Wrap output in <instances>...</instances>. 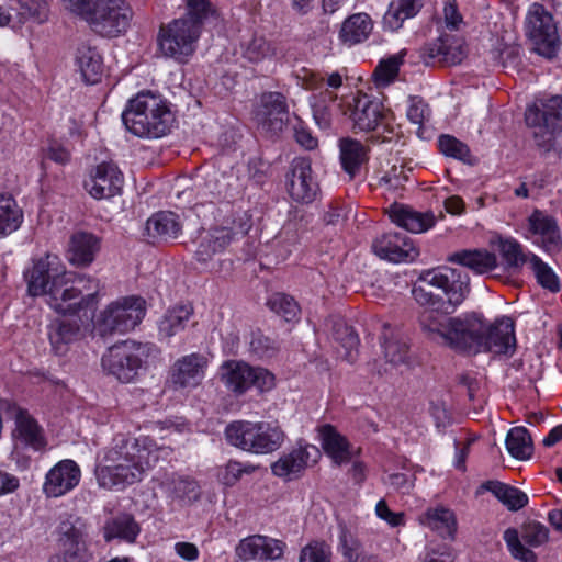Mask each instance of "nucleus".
Listing matches in <instances>:
<instances>
[{
    "label": "nucleus",
    "mask_w": 562,
    "mask_h": 562,
    "mask_svg": "<svg viewBox=\"0 0 562 562\" xmlns=\"http://www.w3.org/2000/svg\"><path fill=\"white\" fill-rule=\"evenodd\" d=\"M371 248L379 258L394 263L412 262L419 256L414 240L401 232H390L376 237Z\"/></svg>",
    "instance_id": "dca6fc26"
},
{
    "label": "nucleus",
    "mask_w": 562,
    "mask_h": 562,
    "mask_svg": "<svg viewBox=\"0 0 562 562\" xmlns=\"http://www.w3.org/2000/svg\"><path fill=\"white\" fill-rule=\"evenodd\" d=\"M23 222V211L15 199L8 193H0V237L15 232Z\"/></svg>",
    "instance_id": "a18cd8bd"
},
{
    "label": "nucleus",
    "mask_w": 562,
    "mask_h": 562,
    "mask_svg": "<svg viewBox=\"0 0 562 562\" xmlns=\"http://www.w3.org/2000/svg\"><path fill=\"white\" fill-rule=\"evenodd\" d=\"M318 456L319 450L315 446H300L288 453H283L271 464V471L278 477L292 481L301 475L312 457L315 459Z\"/></svg>",
    "instance_id": "b1692460"
},
{
    "label": "nucleus",
    "mask_w": 562,
    "mask_h": 562,
    "mask_svg": "<svg viewBox=\"0 0 562 562\" xmlns=\"http://www.w3.org/2000/svg\"><path fill=\"white\" fill-rule=\"evenodd\" d=\"M256 120L267 134L279 135L289 122L286 97L277 91L263 92L256 110Z\"/></svg>",
    "instance_id": "2eb2a0df"
},
{
    "label": "nucleus",
    "mask_w": 562,
    "mask_h": 562,
    "mask_svg": "<svg viewBox=\"0 0 562 562\" xmlns=\"http://www.w3.org/2000/svg\"><path fill=\"white\" fill-rule=\"evenodd\" d=\"M380 341L387 362L393 364L406 362L408 358V345L400 327L384 323L382 325Z\"/></svg>",
    "instance_id": "2f4dec72"
},
{
    "label": "nucleus",
    "mask_w": 562,
    "mask_h": 562,
    "mask_svg": "<svg viewBox=\"0 0 562 562\" xmlns=\"http://www.w3.org/2000/svg\"><path fill=\"white\" fill-rule=\"evenodd\" d=\"M268 307L286 322L294 319L300 313V306L290 295L276 293L267 302Z\"/></svg>",
    "instance_id": "5fc2aeb1"
},
{
    "label": "nucleus",
    "mask_w": 562,
    "mask_h": 562,
    "mask_svg": "<svg viewBox=\"0 0 562 562\" xmlns=\"http://www.w3.org/2000/svg\"><path fill=\"white\" fill-rule=\"evenodd\" d=\"M322 447L335 464L341 465L351 460L352 452L347 438L340 435L331 425H324L319 428Z\"/></svg>",
    "instance_id": "e433bc0d"
},
{
    "label": "nucleus",
    "mask_w": 562,
    "mask_h": 562,
    "mask_svg": "<svg viewBox=\"0 0 562 562\" xmlns=\"http://www.w3.org/2000/svg\"><path fill=\"white\" fill-rule=\"evenodd\" d=\"M159 486L169 499L178 502L182 506L191 505L201 496L199 483L194 479L179 473L165 474Z\"/></svg>",
    "instance_id": "a878e982"
},
{
    "label": "nucleus",
    "mask_w": 562,
    "mask_h": 562,
    "mask_svg": "<svg viewBox=\"0 0 562 562\" xmlns=\"http://www.w3.org/2000/svg\"><path fill=\"white\" fill-rule=\"evenodd\" d=\"M532 126L536 128L533 132V138L539 150H541L543 154L555 150V135L560 132V130H553L549 126H546L543 123Z\"/></svg>",
    "instance_id": "0e129e2a"
},
{
    "label": "nucleus",
    "mask_w": 562,
    "mask_h": 562,
    "mask_svg": "<svg viewBox=\"0 0 562 562\" xmlns=\"http://www.w3.org/2000/svg\"><path fill=\"white\" fill-rule=\"evenodd\" d=\"M521 539L530 547H539L549 539V529L539 521H528L522 526Z\"/></svg>",
    "instance_id": "680f3d73"
},
{
    "label": "nucleus",
    "mask_w": 562,
    "mask_h": 562,
    "mask_svg": "<svg viewBox=\"0 0 562 562\" xmlns=\"http://www.w3.org/2000/svg\"><path fill=\"white\" fill-rule=\"evenodd\" d=\"M498 248L509 269L517 270L529 261L530 256L524 254L521 245L514 238H501Z\"/></svg>",
    "instance_id": "603ef678"
},
{
    "label": "nucleus",
    "mask_w": 562,
    "mask_h": 562,
    "mask_svg": "<svg viewBox=\"0 0 562 562\" xmlns=\"http://www.w3.org/2000/svg\"><path fill=\"white\" fill-rule=\"evenodd\" d=\"M124 178L113 162H101L85 181V188L94 199H110L121 193Z\"/></svg>",
    "instance_id": "412c9836"
},
{
    "label": "nucleus",
    "mask_w": 562,
    "mask_h": 562,
    "mask_svg": "<svg viewBox=\"0 0 562 562\" xmlns=\"http://www.w3.org/2000/svg\"><path fill=\"white\" fill-rule=\"evenodd\" d=\"M122 121L135 136L159 138L171 131L175 115L160 95L142 91L128 101Z\"/></svg>",
    "instance_id": "39448f33"
},
{
    "label": "nucleus",
    "mask_w": 562,
    "mask_h": 562,
    "mask_svg": "<svg viewBox=\"0 0 562 562\" xmlns=\"http://www.w3.org/2000/svg\"><path fill=\"white\" fill-rule=\"evenodd\" d=\"M470 291L468 276L456 268L440 266L424 270L413 284L414 301L426 307L423 312L450 315Z\"/></svg>",
    "instance_id": "7ed1b4c3"
},
{
    "label": "nucleus",
    "mask_w": 562,
    "mask_h": 562,
    "mask_svg": "<svg viewBox=\"0 0 562 562\" xmlns=\"http://www.w3.org/2000/svg\"><path fill=\"white\" fill-rule=\"evenodd\" d=\"M76 63L87 83L94 85L100 81L103 60L95 47L86 42L79 44L76 53Z\"/></svg>",
    "instance_id": "58836bf2"
},
{
    "label": "nucleus",
    "mask_w": 562,
    "mask_h": 562,
    "mask_svg": "<svg viewBox=\"0 0 562 562\" xmlns=\"http://www.w3.org/2000/svg\"><path fill=\"white\" fill-rule=\"evenodd\" d=\"M481 335V352L512 356L516 348L514 322L509 317H502L494 323L484 319V330Z\"/></svg>",
    "instance_id": "a211bd4d"
},
{
    "label": "nucleus",
    "mask_w": 562,
    "mask_h": 562,
    "mask_svg": "<svg viewBox=\"0 0 562 562\" xmlns=\"http://www.w3.org/2000/svg\"><path fill=\"white\" fill-rule=\"evenodd\" d=\"M481 488L488 491L509 510L516 512L525 507L528 496L520 490L498 481H486Z\"/></svg>",
    "instance_id": "c03bdc74"
},
{
    "label": "nucleus",
    "mask_w": 562,
    "mask_h": 562,
    "mask_svg": "<svg viewBox=\"0 0 562 562\" xmlns=\"http://www.w3.org/2000/svg\"><path fill=\"white\" fill-rule=\"evenodd\" d=\"M311 223V214L295 210L290 214V218L284 224L281 235L284 236L290 244L294 245L299 243L301 236L308 231Z\"/></svg>",
    "instance_id": "8fccbe9b"
},
{
    "label": "nucleus",
    "mask_w": 562,
    "mask_h": 562,
    "mask_svg": "<svg viewBox=\"0 0 562 562\" xmlns=\"http://www.w3.org/2000/svg\"><path fill=\"white\" fill-rule=\"evenodd\" d=\"M529 263L531 269L537 278V281L544 289L550 290L551 292H558L560 290V284L557 274L553 270L543 262L538 256L530 255Z\"/></svg>",
    "instance_id": "6e6d98bb"
},
{
    "label": "nucleus",
    "mask_w": 562,
    "mask_h": 562,
    "mask_svg": "<svg viewBox=\"0 0 562 562\" xmlns=\"http://www.w3.org/2000/svg\"><path fill=\"white\" fill-rule=\"evenodd\" d=\"M207 359L198 352L179 358L170 368L169 378L176 389L195 387L204 375Z\"/></svg>",
    "instance_id": "4be33fe9"
},
{
    "label": "nucleus",
    "mask_w": 562,
    "mask_h": 562,
    "mask_svg": "<svg viewBox=\"0 0 562 562\" xmlns=\"http://www.w3.org/2000/svg\"><path fill=\"white\" fill-rule=\"evenodd\" d=\"M375 513L379 518L385 520L392 527H397L403 524V513H393L383 499L378 502Z\"/></svg>",
    "instance_id": "774afa93"
},
{
    "label": "nucleus",
    "mask_w": 562,
    "mask_h": 562,
    "mask_svg": "<svg viewBox=\"0 0 562 562\" xmlns=\"http://www.w3.org/2000/svg\"><path fill=\"white\" fill-rule=\"evenodd\" d=\"M200 36L194 25L178 18L160 26L157 43L165 57L184 64L195 53Z\"/></svg>",
    "instance_id": "9d476101"
},
{
    "label": "nucleus",
    "mask_w": 562,
    "mask_h": 562,
    "mask_svg": "<svg viewBox=\"0 0 562 562\" xmlns=\"http://www.w3.org/2000/svg\"><path fill=\"white\" fill-rule=\"evenodd\" d=\"M448 36H440L436 41L425 45L420 56L426 65H457L463 58L462 49L452 47Z\"/></svg>",
    "instance_id": "72a5a7b5"
},
{
    "label": "nucleus",
    "mask_w": 562,
    "mask_h": 562,
    "mask_svg": "<svg viewBox=\"0 0 562 562\" xmlns=\"http://www.w3.org/2000/svg\"><path fill=\"white\" fill-rule=\"evenodd\" d=\"M222 380L228 390L237 395L251 386L259 392H268L276 385L273 373L261 367H251L241 361H226L222 368Z\"/></svg>",
    "instance_id": "ddd939ff"
},
{
    "label": "nucleus",
    "mask_w": 562,
    "mask_h": 562,
    "mask_svg": "<svg viewBox=\"0 0 562 562\" xmlns=\"http://www.w3.org/2000/svg\"><path fill=\"white\" fill-rule=\"evenodd\" d=\"M418 324L429 339L441 342L457 352L473 356L480 353L483 346L481 335L484 333V318L479 314L452 317L434 312H420Z\"/></svg>",
    "instance_id": "20e7f679"
},
{
    "label": "nucleus",
    "mask_w": 562,
    "mask_h": 562,
    "mask_svg": "<svg viewBox=\"0 0 562 562\" xmlns=\"http://www.w3.org/2000/svg\"><path fill=\"white\" fill-rule=\"evenodd\" d=\"M337 99V94L328 89L312 97L313 117L321 128L326 130L330 126L334 111L338 108Z\"/></svg>",
    "instance_id": "de8ad7c7"
},
{
    "label": "nucleus",
    "mask_w": 562,
    "mask_h": 562,
    "mask_svg": "<svg viewBox=\"0 0 562 562\" xmlns=\"http://www.w3.org/2000/svg\"><path fill=\"white\" fill-rule=\"evenodd\" d=\"M158 461V450L148 437L117 436L105 450L103 464L95 468L98 484L108 490H123L142 481Z\"/></svg>",
    "instance_id": "f03ea898"
},
{
    "label": "nucleus",
    "mask_w": 562,
    "mask_h": 562,
    "mask_svg": "<svg viewBox=\"0 0 562 562\" xmlns=\"http://www.w3.org/2000/svg\"><path fill=\"white\" fill-rule=\"evenodd\" d=\"M235 237L236 233L228 227H217L210 231L201 237L195 250L196 260L203 263L210 261L214 255L224 251Z\"/></svg>",
    "instance_id": "f704fd0d"
},
{
    "label": "nucleus",
    "mask_w": 562,
    "mask_h": 562,
    "mask_svg": "<svg viewBox=\"0 0 562 562\" xmlns=\"http://www.w3.org/2000/svg\"><path fill=\"white\" fill-rule=\"evenodd\" d=\"M372 31V21L367 13H356L347 18L340 29V40L355 45L367 40Z\"/></svg>",
    "instance_id": "37998d69"
},
{
    "label": "nucleus",
    "mask_w": 562,
    "mask_h": 562,
    "mask_svg": "<svg viewBox=\"0 0 562 562\" xmlns=\"http://www.w3.org/2000/svg\"><path fill=\"white\" fill-rule=\"evenodd\" d=\"M429 114L430 110L428 104H426L423 99L418 97L411 98L407 117L412 123L422 125L424 121L429 117Z\"/></svg>",
    "instance_id": "338daca9"
},
{
    "label": "nucleus",
    "mask_w": 562,
    "mask_h": 562,
    "mask_svg": "<svg viewBox=\"0 0 562 562\" xmlns=\"http://www.w3.org/2000/svg\"><path fill=\"white\" fill-rule=\"evenodd\" d=\"M438 143L440 151L445 156L452 157L467 164L472 162V155L469 146L454 136L448 134L441 135Z\"/></svg>",
    "instance_id": "864d4df0"
},
{
    "label": "nucleus",
    "mask_w": 562,
    "mask_h": 562,
    "mask_svg": "<svg viewBox=\"0 0 562 562\" xmlns=\"http://www.w3.org/2000/svg\"><path fill=\"white\" fill-rule=\"evenodd\" d=\"M100 250L99 238L86 232H77L71 235L68 244V260L76 267L90 266Z\"/></svg>",
    "instance_id": "c756f323"
},
{
    "label": "nucleus",
    "mask_w": 562,
    "mask_h": 562,
    "mask_svg": "<svg viewBox=\"0 0 562 562\" xmlns=\"http://www.w3.org/2000/svg\"><path fill=\"white\" fill-rule=\"evenodd\" d=\"M390 218L397 226L412 233H423L435 224L432 212H418L405 205L394 204L389 212Z\"/></svg>",
    "instance_id": "7c9ffc66"
},
{
    "label": "nucleus",
    "mask_w": 562,
    "mask_h": 562,
    "mask_svg": "<svg viewBox=\"0 0 562 562\" xmlns=\"http://www.w3.org/2000/svg\"><path fill=\"white\" fill-rule=\"evenodd\" d=\"M285 549L286 543L282 540L268 536L252 535L239 541L235 553L244 562L256 559L278 561L283 558Z\"/></svg>",
    "instance_id": "6ab92c4d"
},
{
    "label": "nucleus",
    "mask_w": 562,
    "mask_h": 562,
    "mask_svg": "<svg viewBox=\"0 0 562 562\" xmlns=\"http://www.w3.org/2000/svg\"><path fill=\"white\" fill-rule=\"evenodd\" d=\"M419 521L425 527L437 531L442 538L453 539L457 531V521L453 512L445 507L427 509Z\"/></svg>",
    "instance_id": "a19ab883"
},
{
    "label": "nucleus",
    "mask_w": 562,
    "mask_h": 562,
    "mask_svg": "<svg viewBox=\"0 0 562 562\" xmlns=\"http://www.w3.org/2000/svg\"><path fill=\"white\" fill-rule=\"evenodd\" d=\"M387 113L379 100L370 99L367 94L355 99L351 114L355 127L360 131H373L386 120Z\"/></svg>",
    "instance_id": "bb28decb"
},
{
    "label": "nucleus",
    "mask_w": 562,
    "mask_h": 562,
    "mask_svg": "<svg viewBox=\"0 0 562 562\" xmlns=\"http://www.w3.org/2000/svg\"><path fill=\"white\" fill-rule=\"evenodd\" d=\"M423 8V0H392L383 16L384 27L397 31L403 23L414 18Z\"/></svg>",
    "instance_id": "ea45409f"
},
{
    "label": "nucleus",
    "mask_w": 562,
    "mask_h": 562,
    "mask_svg": "<svg viewBox=\"0 0 562 562\" xmlns=\"http://www.w3.org/2000/svg\"><path fill=\"white\" fill-rule=\"evenodd\" d=\"M184 15L179 19L194 25L200 33L205 23L217 19L218 15L216 7L210 0H184Z\"/></svg>",
    "instance_id": "49530a36"
},
{
    "label": "nucleus",
    "mask_w": 562,
    "mask_h": 562,
    "mask_svg": "<svg viewBox=\"0 0 562 562\" xmlns=\"http://www.w3.org/2000/svg\"><path fill=\"white\" fill-rule=\"evenodd\" d=\"M402 63L403 56L401 55H393L387 59L381 60L373 72L376 85L386 86L391 83L397 76Z\"/></svg>",
    "instance_id": "13d9d810"
},
{
    "label": "nucleus",
    "mask_w": 562,
    "mask_h": 562,
    "mask_svg": "<svg viewBox=\"0 0 562 562\" xmlns=\"http://www.w3.org/2000/svg\"><path fill=\"white\" fill-rule=\"evenodd\" d=\"M147 350L146 345L134 340L113 345L102 356V368L119 381L128 383L138 375L144 359L147 357Z\"/></svg>",
    "instance_id": "f8f14e48"
},
{
    "label": "nucleus",
    "mask_w": 562,
    "mask_h": 562,
    "mask_svg": "<svg viewBox=\"0 0 562 562\" xmlns=\"http://www.w3.org/2000/svg\"><path fill=\"white\" fill-rule=\"evenodd\" d=\"M140 531L138 524L130 514H119L109 519L103 528V537L105 541L112 539H121L126 542H134Z\"/></svg>",
    "instance_id": "79ce46f5"
},
{
    "label": "nucleus",
    "mask_w": 562,
    "mask_h": 562,
    "mask_svg": "<svg viewBox=\"0 0 562 562\" xmlns=\"http://www.w3.org/2000/svg\"><path fill=\"white\" fill-rule=\"evenodd\" d=\"M508 453L518 460H527L532 454V440L525 427L512 428L506 436Z\"/></svg>",
    "instance_id": "09e8293b"
},
{
    "label": "nucleus",
    "mask_w": 562,
    "mask_h": 562,
    "mask_svg": "<svg viewBox=\"0 0 562 562\" xmlns=\"http://www.w3.org/2000/svg\"><path fill=\"white\" fill-rule=\"evenodd\" d=\"M525 32L535 53L549 59L557 56L560 48L558 27L552 14L542 4L533 3L529 8Z\"/></svg>",
    "instance_id": "9b49d317"
},
{
    "label": "nucleus",
    "mask_w": 562,
    "mask_h": 562,
    "mask_svg": "<svg viewBox=\"0 0 562 562\" xmlns=\"http://www.w3.org/2000/svg\"><path fill=\"white\" fill-rule=\"evenodd\" d=\"M447 261L467 267L475 273L483 274L497 267V258L487 250H460L448 256Z\"/></svg>",
    "instance_id": "4c0bfd02"
},
{
    "label": "nucleus",
    "mask_w": 562,
    "mask_h": 562,
    "mask_svg": "<svg viewBox=\"0 0 562 562\" xmlns=\"http://www.w3.org/2000/svg\"><path fill=\"white\" fill-rule=\"evenodd\" d=\"M330 547L323 541H312L300 553V562H330Z\"/></svg>",
    "instance_id": "052dcab7"
},
{
    "label": "nucleus",
    "mask_w": 562,
    "mask_h": 562,
    "mask_svg": "<svg viewBox=\"0 0 562 562\" xmlns=\"http://www.w3.org/2000/svg\"><path fill=\"white\" fill-rule=\"evenodd\" d=\"M225 438L243 451L268 454L281 448L285 434L277 422L237 420L226 426Z\"/></svg>",
    "instance_id": "0eeeda50"
},
{
    "label": "nucleus",
    "mask_w": 562,
    "mask_h": 562,
    "mask_svg": "<svg viewBox=\"0 0 562 562\" xmlns=\"http://www.w3.org/2000/svg\"><path fill=\"white\" fill-rule=\"evenodd\" d=\"M334 339L344 348L341 357L348 362L356 359L359 338L353 328L347 326L345 323L339 322L334 327Z\"/></svg>",
    "instance_id": "3c124183"
},
{
    "label": "nucleus",
    "mask_w": 562,
    "mask_h": 562,
    "mask_svg": "<svg viewBox=\"0 0 562 562\" xmlns=\"http://www.w3.org/2000/svg\"><path fill=\"white\" fill-rule=\"evenodd\" d=\"M58 551L47 562H90L93 553L89 547V527L77 515H67L57 526Z\"/></svg>",
    "instance_id": "1a4fd4ad"
},
{
    "label": "nucleus",
    "mask_w": 562,
    "mask_h": 562,
    "mask_svg": "<svg viewBox=\"0 0 562 562\" xmlns=\"http://www.w3.org/2000/svg\"><path fill=\"white\" fill-rule=\"evenodd\" d=\"M504 540L512 553V555L520 562H536L537 557L535 552L526 548L514 528H509L504 532Z\"/></svg>",
    "instance_id": "bf43d9fd"
},
{
    "label": "nucleus",
    "mask_w": 562,
    "mask_h": 562,
    "mask_svg": "<svg viewBox=\"0 0 562 562\" xmlns=\"http://www.w3.org/2000/svg\"><path fill=\"white\" fill-rule=\"evenodd\" d=\"M339 158L342 170L349 180L361 176L363 167L369 161V147L349 137L339 140Z\"/></svg>",
    "instance_id": "cd10ccee"
},
{
    "label": "nucleus",
    "mask_w": 562,
    "mask_h": 562,
    "mask_svg": "<svg viewBox=\"0 0 562 562\" xmlns=\"http://www.w3.org/2000/svg\"><path fill=\"white\" fill-rule=\"evenodd\" d=\"M66 7L83 19L92 31L115 37L130 27L133 10L125 0H64Z\"/></svg>",
    "instance_id": "423d86ee"
},
{
    "label": "nucleus",
    "mask_w": 562,
    "mask_h": 562,
    "mask_svg": "<svg viewBox=\"0 0 562 562\" xmlns=\"http://www.w3.org/2000/svg\"><path fill=\"white\" fill-rule=\"evenodd\" d=\"M285 178L286 190L293 201L310 204L317 198L319 184L308 158H294Z\"/></svg>",
    "instance_id": "4468645a"
},
{
    "label": "nucleus",
    "mask_w": 562,
    "mask_h": 562,
    "mask_svg": "<svg viewBox=\"0 0 562 562\" xmlns=\"http://www.w3.org/2000/svg\"><path fill=\"white\" fill-rule=\"evenodd\" d=\"M529 232L539 236L540 246L549 254L559 252L562 248V238L558 221L552 215L535 210L528 217Z\"/></svg>",
    "instance_id": "393cba45"
},
{
    "label": "nucleus",
    "mask_w": 562,
    "mask_h": 562,
    "mask_svg": "<svg viewBox=\"0 0 562 562\" xmlns=\"http://www.w3.org/2000/svg\"><path fill=\"white\" fill-rule=\"evenodd\" d=\"M270 54V44L261 36H254L244 50V57L251 63H259Z\"/></svg>",
    "instance_id": "69168bd1"
},
{
    "label": "nucleus",
    "mask_w": 562,
    "mask_h": 562,
    "mask_svg": "<svg viewBox=\"0 0 562 562\" xmlns=\"http://www.w3.org/2000/svg\"><path fill=\"white\" fill-rule=\"evenodd\" d=\"M26 279L30 295L44 296L47 305L64 316L77 315L81 310L97 304L99 282L67 272L55 254L47 252L34 260Z\"/></svg>",
    "instance_id": "f257e3e1"
},
{
    "label": "nucleus",
    "mask_w": 562,
    "mask_h": 562,
    "mask_svg": "<svg viewBox=\"0 0 562 562\" xmlns=\"http://www.w3.org/2000/svg\"><path fill=\"white\" fill-rule=\"evenodd\" d=\"M146 315V301L139 295L120 297L95 317L93 330L101 337L126 334L138 326Z\"/></svg>",
    "instance_id": "6e6552de"
},
{
    "label": "nucleus",
    "mask_w": 562,
    "mask_h": 562,
    "mask_svg": "<svg viewBox=\"0 0 562 562\" xmlns=\"http://www.w3.org/2000/svg\"><path fill=\"white\" fill-rule=\"evenodd\" d=\"M1 407L4 415L15 423V428L12 431V437L15 440L34 450H41L46 446L43 429L26 409L10 401L2 402Z\"/></svg>",
    "instance_id": "f3484780"
},
{
    "label": "nucleus",
    "mask_w": 562,
    "mask_h": 562,
    "mask_svg": "<svg viewBox=\"0 0 562 562\" xmlns=\"http://www.w3.org/2000/svg\"><path fill=\"white\" fill-rule=\"evenodd\" d=\"M181 231L180 217L171 211H159L146 222V233L153 241L175 239Z\"/></svg>",
    "instance_id": "473e14b6"
},
{
    "label": "nucleus",
    "mask_w": 562,
    "mask_h": 562,
    "mask_svg": "<svg viewBox=\"0 0 562 562\" xmlns=\"http://www.w3.org/2000/svg\"><path fill=\"white\" fill-rule=\"evenodd\" d=\"M81 480L79 465L70 459L57 462L45 475L43 493L49 498L66 495L72 491Z\"/></svg>",
    "instance_id": "aec40b11"
},
{
    "label": "nucleus",
    "mask_w": 562,
    "mask_h": 562,
    "mask_svg": "<svg viewBox=\"0 0 562 562\" xmlns=\"http://www.w3.org/2000/svg\"><path fill=\"white\" fill-rule=\"evenodd\" d=\"M528 125L543 123L553 130L562 131V97L553 95L540 101V104L529 106L525 114Z\"/></svg>",
    "instance_id": "c85d7f7f"
},
{
    "label": "nucleus",
    "mask_w": 562,
    "mask_h": 562,
    "mask_svg": "<svg viewBox=\"0 0 562 562\" xmlns=\"http://www.w3.org/2000/svg\"><path fill=\"white\" fill-rule=\"evenodd\" d=\"M193 315L191 305H177L166 311L158 321V337L160 340H170V338L182 333Z\"/></svg>",
    "instance_id": "c9c22d12"
},
{
    "label": "nucleus",
    "mask_w": 562,
    "mask_h": 562,
    "mask_svg": "<svg viewBox=\"0 0 562 562\" xmlns=\"http://www.w3.org/2000/svg\"><path fill=\"white\" fill-rule=\"evenodd\" d=\"M83 337V322L77 315L58 317L48 325L49 342L56 355H65L70 345Z\"/></svg>",
    "instance_id": "5701e85b"
},
{
    "label": "nucleus",
    "mask_w": 562,
    "mask_h": 562,
    "mask_svg": "<svg viewBox=\"0 0 562 562\" xmlns=\"http://www.w3.org/2000/svg\"><path fill=\"white\" fill-rule=\"evenodd\" d=\"M250 350L259 358H271L278 352L279 345L274 339L257 331L251 335Z\"/></svg>",
    "instance_id": "e2e57ef3"
},
{
    "label": "nucleus",
    "mask_w": 562,
    "mask_h": 562,
    "mask_svg": "<svg viewBox=\"0 0 562 562\" xmlns=\"http://www.w3.org/2000/svg\"><path fill=\"white\" fill-rule=\"evenodd\" d=\"M258 467L250 463H241L235 460H229L218 473L220 481L226 486H234L244 474L254 473Z\"/></svg>",
    "instance_id": "4d7b16f0"
}]
</instances>
